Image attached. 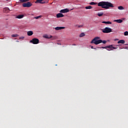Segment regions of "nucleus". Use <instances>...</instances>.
Segmentation results:
<instances>
[{
    "mask_svg": "<svg viewBox=\"0 0 128 128\" xmlns=\"http://www.w3.org/2000/svg\"><path fill=\"white\" fill-rule=\"evenodd\" d=\"M98 6H101L102 8L108 10L110 8H114V4L108 2H100L98 4Z\"/></svg>",
    "mask_w": 128,
    "mask_h": 128,
    "instance_id": "f257e3e1",
    "label": "nucleus"
},
{
    "mask_svg": "<svg viewBox=\"0 0 128 128\" xmlns=\"http://www.w3.org/2000/svg\"><path fill=\"white\" fill-rule=\"evenodd\" d=\"M106 44V40H100V37H95L90 42V44Z\"/></svg>",
    "mask_w": 128,
    "mask_h": 128,
    "instance_id": "f03ea898",
    "label": "nucleus"
},
{
    "mask_svg": "<svg viewBox=\"0 0 128 128\" xmlns=\"http://www.w3.org/2000/svg\"><path fill=\"white\" fill-rule=\"evenodd\" d=\"M102 48H106L107 50L110 52V50H116L118 46H114L113 45H110L105 47H101Z\"/></svg>",
    "mask_w": 128,
    "mask_h": 128,
    "instance_id": "7ed1b4c3",
    "label": "nucleus"
},
{
    "mask_svg": "<svg viewBox=\"0 0 128 128\" xmlns=\"http://www.w3.org/2000/svg\"><path fill=\"white\" fill-rule=\"evenodd\" d=\"M102 32L104 34H108L110 32H112V28H108V27H106V28H104L102 30Z\"/></svg>",
    "mask_w": 128,
    "mask_h": 128,
    "instance_id": "20e7f679",
    "label": "nucleus"
},
{
    "mask_svg": "<svg viewBox=\"0 0 128 128\" xmlns=\"http://www.w3.org/2000/svg\"><path fill=\"white\" fill-rule=\"evenodd\" d=\"M30 42L33 44H40V40L36 38H34L30 40Z\"/></svg>",
    "mask_w": 128,
    "mask_h": 128,
    "instance_id": "39448f33",
    "label": "nucleus"
},
{
    "mask_svg": "<svg viewBox=\"0 0 128 128\" xmlns=\"http://www.w3.org/2000/svg\"><path fill=\"white\" fill-rule=\"evenodd\" d=\"M32 6V4L30 2H27L22 4V6L24 8H30Z\"/></svg>",
    "mask_w": 128,
    "mask_h": 128,
    "instance_id": "423d86ee",
    "label": "nucleus"
},
{
    "mask_svg": "<svg viewBox=\"0 0 128 128\" xmlns=\"http://www.w3.org/2000/svg\"><path fill=\"white\" fill-rule=\"evenodd\" d=\"M10 8L6 7L4 8L3 9V12H4L5 14H8L10 12Z\"/></svg>",
    "mask_w": 128,
    "mask_h": 128,
    "instance_id": "0eeeda50",
    "label": "nucleus"
},
{
    "mask_svg": "<svg viewBox=\"0 0 128 128\" xmlns=\"http://www.w3.org/2000/svg\"><path fill=\"white\" fill-rule=\"evenodd\" d=\"M70 12V10L68 8L61 10H60V12H61V14H66V12Z\"/></svg>",
    "mask_w": 128,
    "mask_h": 128,
    "instance_id": "6e6552de",
    "label": "nucleus"
},
{
    "mask_svg": "<svg viewBox=\"0 0 128 128\" xmlns=\"http://www.w3.org/2000/svg\"><path fill=\"white\" fill-rule=\"evenodd\" d=\"M64 15L62 13H58L56 14V18H64Z\"/></svg>",
    "mask_w": 128,
    "mask_h": 128,
    "instance_id": "1a4fd4ad",
    "label": "nucleus"
},
{
    "mask_svg": "<svg viewBox=\"0 0 128 128\" xmlns=\"http://www.w3.org/2000/svg\"><path fill=\"white\" fill-rule=\"evenodd\" d=\"M43 38H52V36L50 35L45 34L43 36Z\"/></svg>",
    "mask_w": 128,
    "mask_h": 128,
    "instance_id": "9d476101",
    "label": "nucleus"
},
{
    "mask_svg": "<svg viewBox=\"0 0 128 128\" xmlns=\"http://www.w3.org/2000/svg\"><path fill=\"white\" fill-rule=\"evenodd\" d=\"M42 0H36V1L35 2L36 4H46V2H42Z\"/></svg>",
    "mask_w": 128,
    "mask_h": 128,
    "instance_id": "9b49d317",
    "label": "nucleus"
},
{
    "mask_svg": "<svg viewBox=\"0 0 128 128\" xmlns=\"http://www.w3.org/2000/svg\"><path fill=\"white\" fill-rule=\"evenodd\" d=\"M64 28H66L65 27H56V28H54L56 30H64Z\"/></svg>",
    "mask_w": 128,
    "mask_h": 128,
    "instance_id": "f8f14e48",
    "label": "nucleus"
},
{
    "mask_svg": "<svg viewBox=\"0 0 128 128\" xmlns=\"http://www.w3.org/2000/svg\"><path fill=\"white\" fill-rule=\"evenodd\" d=\"M24 14H21V15H18L17 16H16V18H22L24 17Z\"/></svg>",
    "mask_w": 128,
    "mask_h": 128,
    "instance_id": "ddd939ff",
    "label": "nucleus"
},
{
    "mask_svg": "<svg viewBox=\"0 0 128 128\" xmlns=\"http://www.w3.org/2000/svg\"><path fill=\"white\" fill-rule=\"evenodd\" d=\"M27 34L28 36H32V34H34V32L32 31H28L27 32Z\"/></svg>",
    "mask_w": 128,
    "mask_h": 128,
    "instance_id": "4468645a",
    "label": "nucleus"
},
{
    "mask_svg": "<svg viewBox=\"0 0 128 128\" xmlns=\"http://www.w3.org/2000/svg\"><path fill=\"white\" fill-rule=\"evenodd\" d=\"M114 22H118V24H122V20L119 19V20H114Z\"/></svg>",
    "mask_w": 128,
    "mask_h": 128,
    "instance_id": "2eb2a0df",
    "label": "nucleus"
},
{
    "mask_svg": "<svg viewBox=\"0 0 128 128\" xmlns=\"http://www.w3.org/2000/svg\"><path fill=\"white\" fill-rule=\"evenodd\" d=\"M126 43V41H124V40H120L118 42V44H125Z\"/></svg>",
    "mask_w": 128,
    "mask_h": 128,
    "instance_id": "dca6fc26",
    "label": "nucleus"
},
{
    "mask_svg": "<svg viewBox=\"0 0 128 128\" xmlns=\"http://www.w3.org/2000/svg\"><path fill=\"white\" fill-rule=\"evenodd\" d=\"M97 16H104V13L102 12H98Z\"/></svg>",
    "mask_w": 128,
    "mask_h": 128,
    "instance_id": "f3484780",
    "label": "nucleus"
},
{
    "mask_svg": "<svg viewBox=\"0 0 128 128\" xmlns=\"http://www.w3.org/2000/svg\"><path fill=\"white\" fill-rule=\"evenodd\" d=\"M85 8L86 10H90V9L92 8V6H88L85 7Z\"/></svg>",
    "mask_w": 128,
    "mask_h": 128,
    "instance_id": "a211bd4d",
    "label": "nucleus"
},
{
    "mask_svg": "<svg viewBox=\"0 0 128 128\" xmlns=\"http://www.w3.org/2000/svg\"><path fill=\"white\" fill-rule=\"evenodd\" d=\"M118 10H124V7L122 6H118Z\"/></svg>",
    "mask_w": 128,
    "mask_h": 128,
    "instance_id": "6ab92c4d",
    "label": "nucleus"
},
{
    "mask_svg": "<svg viewBox=\"0 0 128 128\" xmlns=\"http://www.w3.org/2000/svg\"><path fill=\"white\" fill-rule=\"evenodd\" d=\"M102 24H112V22H102Z\"/></svg>",
    "mask_w": 128,
    "mask_h": 128,
    "instance_id": "aec40b11",
    "label": "nucleus"
},
{
    "mask_svg": "<svg viewBox=\"0 0 128 128\" xmlns=\"http://www.w3.org/2000/svg\"><path fill=\"white\" fill-rule=\"evenodd\" d=\"M86 36V34L84 32H82L80 34V37L82 38L83 36Z\"/></svg>",
    "mask_w": 128,
    "mask_h": 128,
    "instance_id": "412c9836",
    "label": "nucleus"
},
{
    "mask_svg": "<svg viewBox=\"0 0 128 128\" xmlns=\"http://www.w3.org/2000/svg\"><path fill=\"white\" fill-rule=\"evenodd\" d=\"M12 38H18V34H12Z\"/></svg>",
    "mask_w": 128,
    "mask_h": 128,
    "instance_id": "4be33fe9",
    "label": "nucleus"
},
{
    "mask_svg": "<svg viewBox=\"0 0 128 128\" xmlns=\"http://www.w3.org/2000/svg\"><path fill=\"white\" fill-rule=\"evenodd\" d=\"M89 4H90V6H94L96 4V3L94 2H91Z\"/></svg>",
    "mask_w": 128,
    "mask_h": 128,
    "instance_id": "5701e85b",
    "label": "nucleus"
},
{
    "mask_svg": "<svg viewBox=\"0 0 128 128\" xmlns=\"http://www.w3.org/2000/svg\"><path fill=\"white\" fill-rule=\"evenodd\" d=\"M20 2H28V0H20Z\"/></svg>",
    "mask_w": 128,
    "mask_h": 128,
    "instance_id": "b1692460",
    "label": "nucleus"
},
{
    "mask_svg": "<svg viewBox=\"0 0 128 128\" xmlns=\"http://www.w3.org/2000/svg\"><path fill=\"white\" fill-rule=\"evenodd\" d=\"M42 18V16H36V17H34V18H35L36 20H38V18Z\"/></svg>",
    "mask_w": 128,
    "mask_h": 128,
    "instance_id": "393cba45",
    "label": "nucleus"
},
{
    "mask_svg": "<svg viewBox=\"0 0 128 128\" xmlns=\"http://www.w3.org/2000/svg\"><path fill=\"white\" fill-rule=\"evenodd\" d=\"M124 36H128V32L126 31L124 32Z\"/></svg>",
    "mask_w": 128,
    "mask_h": 128,
    "instance_id": "a878e982",
    "label": "nucleus"
},
{
    "mask_svg": "<svg viewBox=\"0 0 128 128\" xmlns=\"http://www.w3.org/2000/svg\"><path fill=\"white\" fill-rule=\"evenodd\" d=\"M24 36H22L19 38V40H24Z\"/></svg>",
    "mask_w": 128,
    "mask_h": 128,
    "instance_id": "bb28decb",
    "label": "nucleus"
},
{
    "mask_svg": "<svg viewBox=\"0 0 128 128\" xmlns=\"http://www.w3.org/2000/svg\"><path fill=\"white\" fill-rule=\"evenodd\" d=\"M76 26H78V28H82V26H82V25H80V26L76 25Z\"/></svg>",
    "mask_w": 128,
    "mask_h": 128,
    "instance_id": "cd10ccee",
    "label": "nucleus"
},
{
    "mask_svg": "<svg viewBox=\"0 0 128 128\" xmlns=\"http://www.w3.org/2000/svg\"><path fill=\"white\" fill-rule=\"evenodd\" d=\"M90 48H92V50H96V48H94V46H90Z\"/></svg>",
    "mask_w": 128,
    "mask_h": 128,
    "instance_id": "c85d7f7f",
    "label": "nucleus"
},
{
    "mask_svg": "<svg viewBox=\"0 0 128 128\" xmlns=\"http://www.w3.org/2000/svg\"><path fill=\"white\" fill-rule=\"evenodd\" d=\"M114 40H115V42H116V40H118V38H116V39Z\"/></svg>",
    "mask_w": 128,
    "mask_h": 128,
    "instance_id": "c756f323",
    "label": "nucleus"
},
{
    "mask_svg": "<svg viewBox=\"0 0 128 128\" xmlns=\"http://www.w3.org/2000/svg\"><path fill=\"white\" fill-rule=\"evenodd\" d=\"M72 46H76V44H73Z\"/></svg>",
    "mask_w": 128,
    "mask_h": 128,
    "instance_id": "7c9ffc66",
    "label": "nucleus"
},
{
    "mask_svg": "<svg viewBox=\"0 0 128 128\" xmlns=\"http://www.w3.org/2000/svg\"><path fill=\"white\" fill-rule=\"evenodd\" d=\"M117 46H120V44H118V45H117Z\"/></svg>",
    "mask_w": 128,
    "mask_h": 128,
    "instance_id": "2f4dec72",
    "label": "nucleus"
},
{
    "mask_svg": "<svg viewBox=\"0 0 128 128\" xmlns=\"http://www.w3.org/2000/svg\"><path fill=\"white\" fill-rule=\"evenodd\" d=\"M18 42V41H16Z\"/></svg>",
    "mask_w": 128,
    "mask_h": 128,
    "instance_id": "473e14b6",
    "label": "nucleus"
},
{
    "mask_svg": "<svg viewBox=\"0 0 128 128\" xmlns=\"http://www.w3.org/2000/svg\"><path fill=\"white\" fill-rule=\"evenodd\" d=\"M6 0L8 1V0Z\"/></svg>",
    "mask_w": 128,
    "mask_h": 128,
    "instance_id": "72a5a7b5",
    "label": "nucleus"
}]
</instances>
